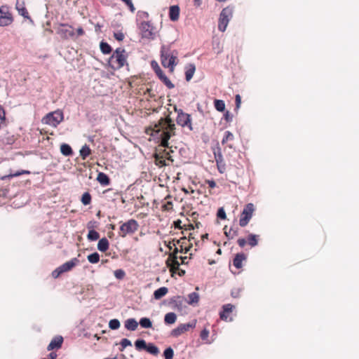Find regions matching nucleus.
<instances>
[{
	"label": "nucleus",
	"instance_id": "16",
	"mask_svg": "<svg viewBox=\"0 0 359 359\" xmlns=\"http://www.w3.org/2000/svg\"><path fill=\"white\" fill-rule=\"evenodd\" d=\"M233 309L234 306L231 304H224L222 306V311L219 313L220 318L224 321H231L232 318L230 317V314Z\"/></svg>",
	"mask_w": 359,
	"mask_h": 359
},
{
	"label": "nucleus",
	"instance_id": "9",
	"mask_svg": "<svg viewBox=\"0 0 359 359\" xmlns=\"http://www.w3.org/2000/svg\"><path fill=\"white\" fill-rule=\"evenodd\" d=\"M179 252H180V248L175 246L173 251L170 253L166 260V264L168 267L170 268V272L172 273H177V270L179 269V266H180L177 255Z\"/></svg>",
	"mask_w": 359,
	"mask_h": 359
},
{
	"label": "nucleus",
	"instance_id": "17",
	"mask_svg": "<svg viewBox=\"0 0 359 359\" xmlns=\"http://www.w3.org/2000/svg\"><path fill=\"white\" fill-rule=\"evenodd\" d=\"M233 141H234L233 134L229 130L226 131L224 133L223 139L222 140V144L226 147H229L230 149H232L234 147Z\"/></svg>",
	"mask_w": 359,
	"mask_h": 359
},
{
	"label": "nucleus",
	"instance_id": "51",
	"mask_svg": "<svg viewBox=\"0 0 359 359\" xmlns=\"http://www.w3.org/2000/svg\"><path fill=\"white\" fill-rule=\"evenodd\" d=\"M121 345L122 346V348L121 349V351H123V348H125L127 346H131L132 344H131V341L128 339H123L121 341Z\"/></svg>",
	"mask_w": 359,
	"mask_h": 359
},
{
	"label": "nucleus",
	"instance_id": "50",
	"mask_svg": "<svg viewBox=\"0 0 359 359\" xmlns=\"http://www.w3.org/2000/svg\"><path fill=\"white\" fill-rule=\"evenodd\" d=\"M209 330L207 328H204L200 334V337L202 340H207L209 336Z\"/></svg>",
	"mask_w": 359,
	"mask_h": 359
},
{
	"label": "nucleus",
	"instance_id": "20",
	"mask_svg": "<svg viewBox=\"0 0 359 359\" xmlns=\"http://www.w3.org/2000/svg\"><path fill=\"white\" fill-rule=\"evenodd\" d=\"M79 260L77 258H73L60 266L63 273L71 271L79 263Z\"/></svg>",
	"mask_w": 359,
	"mask_h": 359
},
{
	"label": "nucleus",
	"instance_id": "54",
	"mask_svg": "<svg viewBox=\"0 0 359 359\" xmlns=\"http://www.w3.org/2000/svg\"><path fill=\"white\" fill-rule=\"evenodd\" d=\"M62 273H63V272L62 271L60 266H59L52 272V276L54 278H57Z\"/></svg>",
	"mask_w": 359,
	"mask_h": 359
},
{
	"label": "nucleus",
	"instance_id": "63",
	"mask_svg": "<svg viewBox=\"0 0 359 359\" xmlns=\"http://www.w3.org/2000/svg\"><path fill=\"white\" fill-rule=\"evenodd\" d=\"M154 69L156 75L161 74L162 72V69L159 67L157 63H156V66L154 67Z\"/></svg>",
	"mask_w": 359,
	"mask_h": 359
},
{
	"label": "nucleus",
	"instance_id": "8",
	"mask_svg": "<svg viewBox=\"0 0 359 359\" xmlns=\"http://www.w3.org/2000/svg\"><path fill=\"white\" fill-rule=\"evenodd\" d=\"M63 113L60 110H57L46 114V116L43 118L42 121L43 123L56 127L63 121Z\"/></svg>",
	"mask_w": 359,
	"mask_h": 359
},
{
	"label": "nucleus",
	"instance_id": "39",
	"mask_svg": "<svg viewBox=\"0 0 359 359\" xmlns=\"http://www.w3.org/2000/svg\"><path fill=\"white\" fill-rule=\"evenodd\" d=\"M6 126V113L4 109L0 105V129Z\"/></svg>",
	"mask_w": 359,
	"mask_h": 359
},
{
	"label": "nucleus",
	"instance_id": "62",
	"mask_svg": "<svg viewBox=\"0 0 359 359\" xmlns=\"http://www.w3.org/2000/svg\"><path fill=\"white\" fill-rule=\"evenodd\" d=\"M154 69L156 75L161 74L162 72V69L159 67L157 63H156V66L154 67Z\"/></svg>",
	"mask_w": 359,
	"mask_h": 359
},
{
	"label": "nucleus",
	"instance_id": "58",
	"mask_svg": "<svg viewBox=\"0 0 359 359\" xmlns=\"http://www.w3.org/2000/svg\"><path fill=\"white\" fill-rule=\"evenodd\" d=\"M176 245V241L173 239L172 241H169L166 246L170 250H171L173 247H175Z\"/></svg>",
	"mask_w": 359,
	"mask_h": 359
},
{
	"label": "nucleus",
	"instance_id": "11",
	"mask_svg": "<svg viewBox=\"0 0 359 359\" xmlns=\"http://www.w3.org/2000/svg\"><path fill=\"white\" fill-rule=\"evenodd\" d=\"M197 320L196 319L189 322L188 323H184L179 325L176 328L171 331V336L177 337L183 333L188 332L190 329L196 327Z\"/></svg>",
	"mask_w": 359,
	"mask_h": 359
},
{
	"label": "nucleus",
	"instance_id": "56",
	"mask_svg": "<svg viewBox=\"0 0 359 359\" xmlns=\"http://www.w3.org/2000/svg\"><path fill=\"white\" fill-rule=\"evenodd\" d=\"M235 102H236V109H239L241 104V97L240 95H236L235 97Z\"/></svg>",
	"mask_w": 359,
	"mask_h": 359
},
{
	"label": "nucleus",
	"instance_id": "24",
	"mask_svg": "<svg viewBox=\"0 0 359 359\" xmlns=\"http://www.w3.org/2000/svg\"><path fill=\"white\" fill-rule=\"evenodd\" d=\"M97 180L102 186H107L110 183V179L107 175L104 172H99L97 177Z\"/></svg>",
	"mask_w": 359,
	"mask_h": 359
},
{
	"label": "nucleus",
	"instance_id": "18",
	"mask_svg": "<svg viewBox=\"0 0 359 359\" xmlns=\"http://www.w3.org/2000/svg\"><path fill=\"white\" fill-rule=\"evenodd\" d=\"M63 343V338L62 336H56L55 337L50 344H48L47 349L48 351H51L53 349L60 348Z\"/></svg>",
	"mask_w": 359,
	"mask_h": 359
},
{
	"label": "nucleus",
	"instance_id": "6",
	"mask_svg": "<svg viewBox=\"0 0 359 359\" xmlns=\"http://www.w3.org/2000/svg\"><path fill=\"white\" fill-rule=\"evenodd\" d=\"M138 28L142 38L147 39H154L155 38V27L150 22H142L138 25Z\"/></svg>",
	"mask_w": 359,
	"mask_h": 359
},
{
	"label": "nucleus",
	"instance_id": "2",
	"mask_svg": "<svg viewBox=\"0 0 359 359\" xmlns=\"http://www.w3.org/2000/svg\"><path fill=\"white\" fill-rule=\"evenodd\" d=\"M178 53L172 50L170 46L163 45L161 48V62L165 68H168L170 72H173L177 65Z\"/></svg>",
	"mask_w": 359,
	"mask_h": 359
},
{
	"label": "nucleus",
	"instance_id": "47",
	"mask_svg": "<svg viewBox=\"0 0 359 359\" xmlns=\"http://www.w3.org/2000/svg\"><path fill=\"white\" fill-rule=\"evenodd\" d=\"M120 322L117 319H112L109 323V327L111 330H117L120 327Z\"/></svg>",
	"mask_w": 359,
	"mask_h": 359
},
{
	"label": "nucleus",
	"instance_id": "37",
	"mask_svg": "<svg viewBox=\"0 0 359 359\" xmlns=\"http://www.w3.org/2000/svg\"><path fill=\"white\" fill-rule=\"evenodd\" d=\"M214 106L218 111H224L225 109V103L222 100H215Z\"/></svg>",
	"mask_w": 359,
	"mask_h": 359
},
{
	"label": "nucleus",
	"instance_id": "64",
	"mask_svg": "<svg viewBox=\"0 0 359 359\" xmlns=\"http://www.w3.org/2000/svg\"><path fill=\"white\" fill-rule=\"evenodd\" d=\"M57 357V354L54 352H51L49 355H48V359H55Z\"/></svg>",
	"mask_w": 359,
	"mask_h": 359
},
{
	"label": "nucleus",
	"instance_id": "26",
	"mask_svg": "<svg viewBox=\"0 0 359 359\" xmlns=\"http://www.w3.org/2000/svg\"><path fill=\"white\" fill-rule=\"evenodd\" d=\"M138 323L134 318H129L125 322V327L131 331H134L137 328Z\"/></svg>",
	"mask_w": 359,
	"mask_h": 359
},
{
	"label": "nucleus",
	"instance_id": "59",
	"mask_svg": "<svg viewBox=\"0 0 359 359\" xmlns=\"http://www.w3.org/2000/svg\"><path fill=\"white\" fill-rule=\"evenodd\" d=\"M205 182L208 185V187L211 189H213L216 187V183L214 180H206Z\"/></svg>",
	"mask_w": 359,
	"mask_h": 359
},
{
	"label": "nucleus",
	"instance_id": "32",
	"mask_svg": "<svg viewBox=\"0 0 359 359\" xmlns=\"http://www.w3.org/2000/svg\"><path fill=\"white\" fill-rule=\"evenodd\" d=\"M29 174H30V172L29 170H21L17 171L15 172H10L8 175L2 177L1 179L2 180H5L6 178L10 179V178H13L15 177L20 176L22 175H29Z\"/></svg>",
	"mask_w": 359,
	"mask_h": 359
},
{
	"label": "nucleus",
	"instance_id": "48",
	"mask_svg": "<svg viewBox=\"0 0 359 359\" xmlns=\"http://www.w3.org/2000/svg\"><path fill=\"white\" fill-rule=\"evenodd\" d=\"M114 274V276L118 280H122L126 276V272L123 269L115 270Z\"/></svg>",
	"mask_w": 359,
	"mask_h": 359
},
{
	"label": "nucleus",
	"instance_id": "31",
	"mask_svg": "<svg viewBox=\"0 0 359 359\" xmlns=\"http://www.w3.org/2000/svg\"><path fill=\"white\" fill-rule=\"evenodd\" d=\"M60 151L65 156H70L73 154L72 147L67 144H62L60 146Z\"/></svg>",
	"mask_w": 359,
	"mask_h": 359
},
{
	"label": "nucleus",
	"instance_id": "28",
	"mask_svg": "<svg viewBox=\"0 0 359 359\" xmlns=\"http://www.w3.org/2000/svg\"><path fill=\"white\" fill-rule=\"evenodd\" d=\"M168 292V290L167 287H161L158 289H157L156 290L154 291V297L156 299H161L163 297H164Z\"/></svg>",
	"mask_w": 359,
	"mask_h": 359
},
{
	"label": "nucleus",
	"instance_id": "41",
	"mask_svg": "<svg viewBox=\"0 0 359 359\" xmlns=\"http://www.w3.org/2000/svg\"><path fill=\"white\" fill-rule=\"evenodd\" d=\"M92 197L89 192H85L82 196L81 201L84 205H88L91 203Z\"/></svg>",
	"mask_w": 359,
	"mask_h": 359
},
{
	"label": "nucleus",
	"instance_id": "40",
	"mask_svg": "<svg viewBox=\"0 0 359 359\" xmlns=\"http://www.w3.org/2000/svg\"><path fill=\"white\" fill-rule=\"evenodd\" d=\"M258 236L255 234H249L248 237V243L251 247H255L258 244Z\"/></svg>",
	"mask_w": 359,
	"mask_h": 359
},
{
	"label": "nucleus",
	"instance_id": "45",
	"mask_svg": "<svg viewBox=\"0 0 359 359\" xmlns=\"http://www.w3.org/2000/svg\"><path fill=\"white\" fill-rule=\"evenodd\" d=\"M140 325L144 328H151L152 327L151 321L148 318H142L140 320Z\"/></svg>",
	"mask_w": 359,
	"mask_h": 359
},
{
	"label": "nucleus",
	"instance_id": "29",
	"mask_svg": "<svg viewBox=\"0 0 359 359\" xmlns=\"http://www.w3.org/2000/svg\"><path fill=\"white\" fill-rule=\"evenodd\" d=\"M177 320V315L173 312H170L165 314L164 321L165 324L172 325Z\"/></svg>",
	"mask_w": 359,
	"mask_h": 359
},
{
	"label": "nucleus",
	"instance_id": "3",
	"mask_svg": "<svg viewBox=\"0 0 359 359\" xmlns=\"http://www.w3.org/2000/svg\"><path fill=\"white\" fill-rule=\"evenodd\" d=\"M128 55L123 48H118L109 58V63L114 69H119L127 63Z\"/></svg>",
	"mask_w": 359,
	"mask_h": 359
},
{
	"label": "nucleus",
	"instance_id": "36",
	"mask_svg": "<svg viewBox=\"0 0 359 359\" xmlns=\"http://www.w3.org/2000/svg\"><path fill=\"white\" fill-rule=\"evenodd\" d=\"M218 170L220 173H223L225 170V165L221 155L215 157Z\"/></svg>",
	"mask_w": 359,
	"mask_h": 359
},
{
	"label": "nucleus",
	"instance_id": "4",
	"mask_svg": "<svg viewBox=\"0 0 359 359\" xmlns=\"http://www.w3.org/2000/svg\"><path fill=\"white\" fill-rule=\"evenodd\" d=\"M139 227L140 225L137 221L134 219H130L121 224L118 236L121 238H125L128 235H133L138 230Z\"/></svg>",
	"mask_w": 359,
	"mask_h": 359
},
{
	"label": "nucleus",
	"instance_id": "35",
	"mask_svg": "<svg viewBox=\"0 0 359 359\" xmlns=\"http://www.w3.org/2000/svg\"><path fill=\"white\" fill-rule=\"evenodd\" d=\"M188 304H197L199 301V295L196 292H191L188 295Z\"/></svg>",
	"mask_w": 359,
	"mask_h": 359
},
{
	"label": "nucleus",
	"instance_id": "14",
	"mask_svg": "<svg viewBox=\"0 0 359 359\" xmlns=\"http://www.w3.org/2000/svg\"><path fill=\"white\" fill-rule=\"evenodd\" d=\"M57 33L63 39L72 38L75 35L73 27L68 25H61Z\"/></svg>",
	"mask_w": 359,
	"mask_h": 359
},
{
	"label": "nucleus",
	"instance_id": "33",
	"mask_svg": "<svg viewBox=\"0 0 359 359\" xmlns=\"http://www.w3.org/2000/svg\"><path fill=\"white\" fill-rule=\"evenodd\" d=\"M224 233L229 239H233L234 237L238 236V229L231 227L229 230H227V227L225 226L224 228Z\"/></svg>",
	"mask_w": 359,
	"mask_h": 359
},
{
	"label": "nucleus",
	"instance_id": "34",
	"mask_svg": "<svg viewBox=\"0 0 359 359\" xmlns=\"http://www.w3.org/2000/svg\"><path fill=\"white\" fill-rule=\"evenodd\" d=\"M145 350L148 353H149L154 355H157L159 353L158 348L151 343L147 344V347H146Z\"/></svg>",
	"mask_w": 359,
	"mask_h": 359
},
{
	"label": "nucleus",
	"instance_id": "38",
	"mask_svg": "<svg viewBox=\"0 0 359 359\" xmlns=\"http://www.w3.org/2000/svg\"><path fill=\"white\" fill-rule=\"evenodd\" d=\"M195 69H196L195 66L194 65H191L189 68L186 70L185 76H186V80L187 81H190L192 79V77L194 74V72H195Z\"/></svg>",
	"mask_w": 359,
	"mask_h": 359
},
{
	"label": "nucleus",
	"instance_id": "61",
	"mask_svg": "<svg viewBox=\"0 0 359 359\" xmlns=\"http://www.w3.org/2000/svg\"><path fill=\"white\" fill-rule=\"evenodd\" d=\"M224 118L226 121H231V119H232V117L229 113V111H226L225 114H224Z\"/></svg>",
	"mask_w": 359,
	"mask_h": 359
},
{
	"label": "nucleus",
	"instance_id": "22",
	"mask_svg": "<svg viewBox=\"0 0 359 359\" xmlns=\"http://www.w3.org/2000/svg\"><path fill=\"white\" fill-rule=\"evenodd\" d=\"M169 18L172 21H177L180 18V7L171 6L169 9Z\"/></svg>",
	"mask_w": 359,
	"mask_h": 359
},
{
	"label": "nucleus",
	"instance_id": "21",
	"mask_svg": "<svg viewBox=\"0 0 359 359\" xmlns=\"http://www.w3.org/2000/svg\"><path fill=\"white\" fill-rule=\"evenodd\" d=\"M246 255L244 253H238L236 255L233 264L237 269H241L243 266V262L246 260Z\"/></svg>",
	"mask_w": 359,
	"mask_h": 359
},
{
	"label": "nucleus",
	"instance_id": "30",
	"mask_svg": "<svg viewBox=\"0 0 359 359\" xmlns=\"http://www.w3.org/2000/svg\"><path fill=\"white\" fill-rule=\"evenodd\" d=\"M80 156L83 160H86L91 154V149L88 145H83L79 151Z\"/></svg>",
	"mask_w": 359,
	"mask_h": 359
},
{
	"label": "nucleus",
	"instance_id": "25",
	"mask_svg": "<svg viewBox=\"0 0 359 359\" xmlns=\"http://www.w3.org/2000/svg\"><path fill=\"white\" fill-rule=\"evenodd\" d=\"M109 243L108 240L106 238H101L97 243V249L100 252H106L109 249Z\"/></svg>",
	"mask_w": 359,
	"mask_h": 359
},
{
	"label": "nucleus",
	"instance_id": "55",
	"mask_svg": "<svg viewBox=\"0 0 359 359\" xmlns=\"http://www.w3.org/2000/svg\"><path fill=\"white\" fill-rule=\"evenodd\" d=\"M123 2H124L129 8L130 11L131 12H134L135 10V8L133 4L132 0H121Z\"/></svg>",
	"mask_w": 359,
	"mask_h": 359
},
{
	"label": "nucleus",
	"instance_id": "44",
	"mask_svg": "<svg viewBox=\"0 0 359 359\" xmlns=\"http://www.w3.org/2000/svg\"><path fill=\"white\" fill-rule=\"evenodd\" d=\"M87 259L90 263L97 264L100 261V255L97 252H94L88 255Z\"/></svg>",
	"mask_w": 359,
	"mask_h": 359
},
{
	"label": "nucleus",
	"instance_id": "23",
	"mask_svg": "<svg viewBox=\"0 0 359 359\" xmlns=\"http://www.w3.org/2000/svg\"><path fill=\"white\" fill-rule=\"evenodd\" d=\"M157 76L166 86L168 88L172 89L175 87V85L165 76L163 71L161 72V74H157Z\"/></svg>",
	"mask_w": 359,
	"mask_h": 359
},
{
	"label": "nucleus",
	"instance_id": "7",
	"mask_svg": "<svg viewBox=\"0 0 359 359\" xmlns=\"http://www.w3.org/2000/svg\"><path fill=\"white\" fill-rule=\"evenodd\" d=\"M177 112L176 122L182 128H187L190 131L193 130L191 115L183 111L182 109H175Z\"/></svg>",
	"mask_w": 359,
	"mask_h": 359
},
{
	"label": "nucleus",
	"instance_id": "46",
	"mask_svg": "<svg viewBox=\"0 0 359 359\" xmlns=\"http://www.w3.org/2000/svg\"><path fill=\"white\" fill-rule=\"evenodd\" d=\"M135 346L136 349L138 351H140L142 349L145 350V348L147 347V344L144 339H137L135 342Z\"/></svg>",
	"mask_w": 359,
	"mask_h": 359
},
{
	"label": "nucleus",
	"instance_id": "60",
	"mask_svg": "<svg viewBox=\"0 0 359 359\" xmlns=\"http://www.w3.org/2000/svg\"><path fill=\"white\" fill-rule=\"evenodd\" d=\"M77 36H83L85 34L84 30L82 27H79L76 29Z\"/></svg>",
	"mask_w": 359,
	"mask_h": 359
},
{
	"label": "nucleus",
	"instance_id": "5",
	"mask_svg": "<svg viewBox=\"0 0 359 359\" xmlns=\"http://www.w3.org/2000/svg\"><path fill=\"white\" fill-rule=\"evenodd\" d=\"M233 8L229 6L223 8L219 15L218 29L221 32H224L229 24V20L233 16Z\"/></svg>",
	"mask_w": 359,
	"mask_h": 359
},
{
	"label": "nucleus",
	"instance_id": "43",
	"mask_svg": "<svg viewBox=\"0 0 359 359\" xmlns=\"http://www.w3.org/2000/svg\"><path fill=\"white\" fill-rule=\"evenodd\" d=\"M99 238V233L93 229L90 230L87 235V238L91 241H97Z\"/></svg>",
	"mask_w": 359,
	"mask_h": 359
},
{
	"label": "nucleus",
	"instance_id": "52",
	"mask_svg": "<svg viewBox=\"0 0 359 359\" xmlns=\"http://www.w3.org/2000/svg\"><path fill=\"white\" fill-rule=\"evenodd\" d=\"M114 36L118 41H123L124 39V38H125L124 34L123 32H115L114 34Z\"/></svg>",
	"mask_w": 359,
	"mask_h": 359
},
{
	"label": "nucleus",
	"instance_id": "1",
	"mask_svg": "<svg viewBox=\"0 0 359 359\" xmlns=\"http://www.w3.org/2000/svg\"><path fill=\"white\" fill-rule=\"evenodd\" d=\"M175 125L170 116L161 118L157 123L145 128V133L149 135H159L161 143L154 154L155 164L158 167L167 166L173 162L170 154L173 151L170 149L167 150L165 148L169 147L168 140L175 135Z\"/></svg>",
	"mask_w": 359,
	"mask_h": 359
},
{
	"label": "nucleus",
	"instance_id": "53",
	"mask_svg": "<svg viewBox=\"0 0 359 359\" xmlns=\"http://www.w3.org/2000/svg\"><path fill=\"white\" fill-rule=\"evenodd\" d=\"M217 215L221 219H225L226 218V212L222 208L218 210Z\"/></svg>",
	"mask_w": 359,
	"mask_h": 359
},
{
	"label": "nucleus",
	"instance_id": "19",
	"mask_svg": "<svg viewBox=\"0 0 359 359\" xmlns=\"http://www.w3.org/2000/svg\"><path fill=\"white\" fill-rule=\"evenodd\" d=\"M172 196L170 194L166 196L164 199L162 201V206L161 210L164 212H168L172 210L173 203L171 201Z\"/></svg>",
	"mask_w": 359,
	"mask_h": 359
},
{
	"label": "nucleus",
	"instance_id": "27",
	"mask_svg": "<svg viewBox=\"0 0 359 359\" xmlns=\"http://www.w3.org/2000/svg\"><path fill=\"white\" fill-rule=\"evenodd\" d=\"M1 140L4 144L11 145L15 142V137L14 135L6 133L3 136H1Z\"/></svg>",
	"mask_w": 359,
	"mask_h": 359
},
{
	"label": "nucleus",
	"instance_id": "13",
	"mask_svg": "<svg viewBox=\"0 0 359 359\" xmlns=\"http://www.w3.org/2000/svg\"><path fill=\"white\" fill-rule=\"evenodd\" d=\"M193 239H194V238L191 233L189 236L188 241L185 237L181 238L180 239L176 241L177 244L179 245L180 252L186 254L190 250L192 246V243L190 242Z\"/></svg>",
	"mask_w": 359,
	"mask_h": 359
},
{
	"label": "nucleus",
	"instance_id": "57",
	"mask_svg": "<svg viewBox=\"0 0 359 359\" xmlns=\"http://www.w3.org/2000/svg\"><path fill=\"white\" fill-rule=\"evenodd\" d=\"M237 243L241 248H243L246 245L247 241L244 238H240L238 239Z\"/></svg>",
	"mask_w": 359,
	"mask_h": 359
},
{
	"label": "nucleus",
	"instance_id": "15",
	"mask_svg": "<svg viewBox=\"0 0 359 359\" xmlns=\"http://www.w3.org/2000/svg\"><path fill=\"white\" fill-rule=\"evenodd\" d=\"M15 8L18 11L19 15L23 16L25 19L29 20L30 22H33L25 7V4L23 0H17Z\"/></svg>",
	"mask_w": 359,
	"mask_h": 359
},
{
	"label": "nucleus",
	"instance_id": "12",
	"mask_svg": "<svg viewBox=\"0 0 359 359\" xmlns=\"http://www.w3.org/2000/svg\"><path fill=\"white\" fill-rule=\"evenodd\" d=\"M13 21L12 14L8 7L2 6L0 7V26L5 27L11 25Z\"/></svg>",
	"mask_w": 359,
	"mask_h": 359
},
{
	"label": "nucleus",
	"instance_id": "49",
	"mask_svg": "<svg viewBox=\"0 0 359 359\" xmlns=\"http://www.w3.org/2000/svg\"><path fill=\"white\" fill-rule=\"evenodd\" d=\"M163 355L165 359H172L174 355V351L170 347H169L164 351Z\"/></svg>",
	"mask_w": 359,
	"mask_h": 359
},
{
	"label": "nucleus",
	"instance_id": "42",
	"mask_svg": "<svg viewBox=\"0 0 359 359\" xmlns=\"http://www.w3.org/2000/svg\"><path fill=\"white\" fill-rule=\"evenodd\" d=\"M100 46L102 53L104 54H109L111 52V48L107 42L102 41Z\"/></svg>",
	"mask_w": 359,
	"mask_h": 359
},
{
	"label": "nucleus",
	"instance_id": "10",
	"mask_svg": "<svg viewBox=\"0 0 359 359\" xmlns=\"http://www.w3.org/2000/svg\"><path fill=\"white\" fill-rule=\"evenodd\" d=\"M255 211L254 205L248 203L243 208L239 219V225L241 227L245 226L251 219Z\"/></svg>",
	"mask_w": 359,
	"mask_h": 359
}]
</instances>
